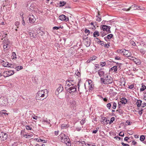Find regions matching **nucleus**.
<instances>
[{
	"label": "nucleus",
	"instance_id": "obj_10",
	"mask_svg": "<svg viewBox=\"0 0 146 146\" xmlns=\"http://www.w3.org/2000/svg\"><path fill=\"white\" fill-rule=\"evenodd\" d=\"M74 85L73 84V83H72V82H69L66 81V84L65 85V89H68L69 88Z\"/></svg>",
	"mask_w": 146,
	"mask_h": 146
},
{
	"label": "nucleus",
	"instance_id": "obj_47",
	"mask_svg": "<svg viewBox=\"0 0 146 146\" xmlns=\"http://www.w3.org/2000/svg\"><path fill=\"white\" fill-rule=\"evenodd\" d=\"M101 81V82H102L103 83L105 84V82L106 81V79H105V78H101L100 79Z\"/></svg>",
	"mask_w": 146,
	"mask_h": 146
},
{
	"label": "nucleus",
	"instance_id": "obj_36",
	"mask_svg": "<svg viewBox=\"0 0 146 146\" xmlns=\"http://www.w3.org/2000/svg\"><path fill=\"white\" fill-rule=\"evenodd\" d=\"M66 81L69 82H72L73 83L74 80L72 78H70L69 79L66 80Z\"/></svg>",
	"mask_w": 146,
	"mask_h": 146
},
{
	"label": "nucleus",
	"instance_id": "obj_9",
	"mask_svg": "<svg viewBox=\"0 0 146 146\" xmlns=\"http://www.w3.org/2000/svg\"><path fill=\"white\" fill-rule=\"evenodd\" d=\"M29 22L30 23H33L36 20V19L33 15H30L29 16Z\"/></svg>",
	"mask_w": 146,
	"mask_h": 146
},
{
	"label": "nucleus",
	"instance_id": "obj_56",
	"mask_svg": "<svg viewBox=\"0 0 146 146\" xmlns=\"http://www.w3.org/2000/svg\"><path fill=\"white\" fill-rule=\"evenodd\" d=\"M84 32L85 33H88V34H89L90 33V31L87 29H85Z\"/></svg>",
	"mask_w": 146,
	"mask_h": 146
},
{
	"label": "nucleus",
	"instance_id": "obj_41",
	"mask_svg": "<svg viewBox=\"0 0 146 146\" xmlns=\"http://www.w3.org/2000/svg\"><path fill=\"white\" fill-rule=\"evenodd\" d=\"M140 52L143 54H144L146 52L145 50L143 49H140Z\"/></svg>",
	"mask_w": 146,
	"mask_h": 146
},
{
	"label": "nucleus",
	"instance_id": "obj_11",
	"mask_svg": "<svg viewBox=\"0 0 146 146\" xmlns=\"http://www.w3.org/2000/svg\"><path fill=\"white\" fill-rule=\"evenodd\" d=\"M112 78L110 76L109 78L106 79L105 82H104L105 84H111L112 83Z\"/></svg>",
	"mask_w": 146,
	"mask_h": 146
},
{
	"label": "nucleus",
	"instance_id": "obj_51",
	"mask_svg": "<svg viewBox=\"0 0 146 146\" xmlns=\"http://www.w3.org/2000/svg\"><path fill=\"white\" fill-rule=\"evenodd\" d=\"M44 141V142H43L44 143H45L46 142V140H43L42 139H38V140H37V141L38 142H39V141Z\"/></svg>",
	"mask_w": 146,
	"mask_h": 146
},
{
	"label": "nucleus",
	"instance_id": "obj_16",
	"mask_svg": "<svg viewBox=\"0 0 146 146\" xmlns=\"http://www.w3.org/2000/svg\"><path fill=\"white\" fill-rule=\"evenodd\" d=\"M104 72L103 71H102V68L100 69H99L98 71V74L100 77L102 76L104 74Z\"/></svg>",
	"mask_w": 146,
	"mask_h": 146
},
{
	"label": "nucleus",
	"instance_id": "obj_38",
	"mask_svg": "<svg viewBox=\"0 0 146 146\" xmlns=\"http://www.w3.org/2000/svg\"><path fill=\"white\" fill-rule=\"evenodd\" d=\"M115 118L114 117H111L110 119V124L112 123L113 121L115 120Z\"/></svg>",
	"mask_w": 146,
	"mask_h": 146
},
{
	"label": "nucleus",
	"instance_id": "obj_39",
	"mask_svg": "<svg viewBox=\"0 0 146 146\" xmlns=\"http://www.w3.org/2000/svg\"><path fill=\"white\" fill-rule=\"evenodd\" d=\"M75 74H76V76H78V77H80V73L78 70L76 71Z\"/></svg>",
	"mask_w": 146,
	"mask_h": 146
},
{
	"label": "nucleus",
	"instance_id": "obj_54",
	"mask_svg": "<svg viewBox=\"0 0 146 146\" xmlns=\"http://www.w3.org/2000/svg\"><path fill=\"white\" fill-rule=\"evenodd\" d=\"M130 43L132 44L134 46H136V44L133 41H131V42Z\"/></svg>",
	"mask_w": 146,
	"mask_h": 146
},
{
	"label": "nucleus",
	"instance_id": "obj_33",
	"mask_svg": "<svg viewBox=\"0 0 146 146\" xmlns=\"http://www.w3.org/2000/svg\"><path fill=\"white\" fill-rule=\"evenodd\" d=\"M12 56H13V58L16 59L17 58L15 52H13L12 53Z\"/></svg>",
	"mask_w": 146,
	"mask_h": 146
},
{
	"label": "nucleus",
	"instance_id": "obj_13",
	"mask_svg": "<svg viewBox=\"0 0 146 146\" xmlns=\"http://www.w3.org/2000/svg\"><path fill=\"white\" fill-rule=\"evenodd\" d=\"M3 66L6 67H10L11 68H13V66H11V64H9V62H4V61L3 60Z\"/></svg>",
	"mask_w": 146,
	"mask_h": 146
},
{
	"label": "nucleus",
	"instance_id": "obj_22",
	"mask_svg": "<svg viewBox=\"0 0 146 146\" xmlns=\"http://www.w3.org/2000/svg\"><path fill=\"white\" fill-rule=\"evenodd\" d=\"M10 41L8 39H4L3 41V44H10Z\"/></svg>",
	"mask_w": 146,
	"mask_h": 146
},
{
	"label": "nucleus",
	"instance_id": "obj_27",
	"mask_svg": "<svg viewBox=\"0 0 146 146\" xmlns=\"http://www.w3.org/2000/svg\"><path fill=\"white\" fill-rule=\"evenodd\" d=\"M146 89V87L145 85H142L141 86V88L140 89L141 92L143 91Z\"/></svg>",
	"mask_w": 146,
	"mask_h": 146
},
{
	"label": "nucleus",
	"instance_id": "obj_64",
	"mask_svg": "<svg viewBox=\"0 0 146 146\" xmlns=\"http://www.w3.org/2000/svg\"><path fill=\"white\" fill-rule=\"evenodd\" d=\"M85 120H82L80 121V123L82 124H83L85 123Z\"/></svg>",
	"mask_w": 146,
	"mask_h": 146
},
{
	"label": "nucleus",
	"instance_id": "obj_32",
	"mask_svg": "<svg viewBox=\"0 0 146 146\" xmlns=\"http://www.w3.org/2000/svg\"><path fill=\"white\" fill-rule=\"evenodd\" d=\"M111 103L113 104L112 108L114 109H115L116 107V103L115 102H112Z\"/></svg>",
	"mask_w": 146,
	"mask_h": 146
},
{
	"label": "nucleus",
	"instance_id": "obj_34",
	"mask_svg": "<svg viewBox=\"0 0 146 146\" xmlns=\"http://www.w3.org/2000/svg\"><path fill=\"white\" fill-rule=\"evenodd\" d=\"M145 136L143 135H141L140 138V140L141 141H143L145 139Z\"/></svg>",
	"mask_w": 146,
	"mask_h": 146
},
{
	"label": "nucleus",
	"instance_id": "obj_37",
	"mask_svg": "<svg viewBox=\"0 0 146 146\" xmlns=\"http://www.w3.org/2000/svg\"><path fill=\"white\" fill-rule=\"evenodd\" d=\"M44 122H46L48 124H49L50 123V120H47V119H44L43 120V121Z\"/></svg>",
	"mask_w": 146,
	"mask_h": 146
},
{
	"label": "nucleus",
	"instance_id": "obj_4",
	"mask_svg": "<svg viewBox=\"0 0 146 146\" xmlns=\"http://www.w3.org/2000/svg\"><path fill=\"white\" fill-rule=\"evenodd\" d=\"M76 86H73L68 88V89H66L68 92L70 94L72 92H74L76 91Z\"/></svg>",
	"mask_w": 146,
	"mask_h": 146
},
{
	"label": "nucleus",
	"instance_id": "obj_1",
	"mask_svg": "<svg viewBox=\"0 0 146 146\" xmlns=\"http://www.w3.org/2000/svg\"><path fill=\"white\" fill-rule=\"evenodd\" d=\"M48 91L47 89L39 91L36 94V98L37 100H43L48 96Z\"/></svg>",
	"mask_w": 146,
	"mask_h": 146
},
{
	"label": "nucleus",
	"instance_id": "obj_60",
	"mask_svg": "<svg viewBox=\"0 0 146 146\" xmlns=\"http://www.w3.org/2000/svg\"><path fill=\"white\" fill-rule=\"evenodd\" d=\"M141 105H142V107L143 108H144L145 106H146V104L145 103H143Z\"/></svg>",
	"mask_w": 146,
	"mask_h": 146
},
{
	"label": "nucleus",
	"instance_id": "obj_20",
	"mask_svg": "<svg viewBox=\"0 0 146 146\" xmlns=\"http://www.w3.org/2000/svg\"><path fill=\"white\" fill-rule=\"evenodd\" d=\"M142 101L141 100H138L136 104L138 107H139L141 106Z\"/></svg>",
	"mask_w": 146,
	"mask_h": 146
},
{
	"label": "nucleus",
	"instance_id": "obj_53",
	"mask_svg": "<svg viewBox=\"0 0 146 146\" xmlns=\"http://www.w3.org/2000/svg\"><path fill=\"white\" fill-rule=\"evenodd\" d=\"M95 39L98 40L97 41L98 43H100L101 42H103V41L100 40L99 38H96Z\"/></svg>",
	"mask_w": 146,
	"mask_h": 146
},
{
	"label": "nucleus",
	"instance_id": "obj_58",
	"mask_svg": "<svg viewBox=\"0 0 146 146\" xmlns=\"http://www.w3.org/2000/svg\"><path fill=\"white\" fill-rule=\"evenodd\" d=\"M96 58V57L95 56H93L92 57L90 58V59L91 60H95Z\"/></svg>",
	"mask_w": 146,
	"mask_h": 146
},
{
	"label": "nucleus",
	"instance_id": "obj_35",
	"mask_svg": "<svg viewBox=\"0 0 146 146\" xmlns=\"http://www.w3.org/2000/svg\"><path fill=\"white\" fill-rule=\"evenodd\" d=\"M16 68L17 71H19L23 68V67L22 66H18L16 67Z\"/></svg>",
	"mask_w": 146,
	"mask_h": 146
},
{
	"label": "nucleus",
	"instance_id": "obj_48",
	"mask_svg": "<svg viewBox=\"0 0 146 146\" xmlns=\"http://www.w3.org/2000/svg\"><path fill=\"white\" fill-rule=\"evenodd\" d=\"M70 103H71V104H73V106H75V104H76V102L74 101L73 100V101H72L70 102Z\"/></svg>",
	"mask_w": 146,
	"mask_h": 146
},
{
	"label": "nucleus",
	"instance_id": "obj_63",
	"mask_svg": "<svg viewBox=\"0 0 146 146\" xmlns=\"http://www.w3.org/2000/svg\"><path fill=\"white\" fill-rule=\"evenodd\" d=\"M87 44H86V46L87 47H88L90 46V43L89 42L88 43V42H87Z\"/></svg>",
	"mask_w": 146,
	"mask_h": 146
},
{
	"label": "nucleus",
	"instance_id": "obj_18",
	"mask_svg": "<svg viewBox=\"0 0 146 146\" xmlns=\"http://www.w3.org/2000/svg\"><path fill=\"white\" fill-rule=\"evenodd\" d=\"M121 104H125L127 102V101L126 99L124 98H121Z\"/></svg>",
	"mask_w": 146,
	"mask_h": 146
},
{
	"label": "nucleus",
	"instance_id": "obj_55",
	"mask_svg": "<svg viewBox=\"0 0 146 146\" xmlns=\"http://www.w3.org/2000/svg\"><path fill=\"white\" fill-rule=\"evenodd\" d=\"M24 137L25 136L26 138H29L30 135L26 134L25 135H24Z\"/></svg>",
	"mask_w": 146,
	"mask_h": 146
},
{
	"label": "nucleus",
	"instance_id": "obj_2",
	"mask_svg": "<svg viewBox=\"0 0 146 146\" xmlns=\"http://www.w3.org/2000/svg\"><path fill=\"white\" fill-rule=\"evenodd\" d=\"M14 73L13 70H9L5 71L3 73V76L5 77H6L11 76Z\"/></svg>",
	"mask_w": 146,
	"mask_h": 146
},
{
	"label": "nucleus",
	"instance_id": "obj_62",
	"mask_svg": "<svg viewBox=\"0 0 146 146\" xmlns=\"http://www.w3.org/2000/svg\"><path fill=\"white\" fill-rule=\"evenodd\" d=\"M126 123L128 125H130L131 124L130 121H128V120L126 122Z\"/></svg>",
	"mask_w": 146,
	"mask_h": 146
},
{
	"label": "nucleus",
	"instance_id": "obj_3",
	"mask_svg": "<svg viewBox=\"0 0 146 146\" xmlns=\"http://www.w3.org/2000/svg\"><path fill=\"white\" fill-rule=\"evenodd\" d=\"M101 26L103 31H106L107 32V34L111 33L110 30L111 27L110 26L106 25H102Z\"/></svg>",
	"mask_w": 146,
	"mask_h": 146
},
{
	"label": "nucleus",
	"instance_id": "obj_44",
	"mask_svg": "<svg viewBox=\"0 0 146 146\" xmlns=\"http://www.w3.org/2000/svg\"><path fill=\"white\" fill-rule=\"evenodd\" d=\"M99 127H98L96 128V130H94L93 131L92 133H96L98 131V130H99Z\"/></svg>",
	"mask_w": 146,
	"mask_h": 146
},
{
	"label": "nucleus",
	"instance_id": "obj_28",
	"mask_svg": "<svg viewBox=\"0 0 146 146\" xmlns=\"http://www.w3.org/2000/svg\"><path fill=\"white\" fill-rule=\"evenodd\" d=\"M112 68L113 70V72L117 73V66H114L112 67Z\"/></svg>",
	"mask_w": 146,
	"mask_h": 146
},
{
	"label": "nucleus",
	"instance_id": "obj_50",
	"mask_svg": "<svg viewBox=\"0 0 146 146\" xmlns=\"http://www.w3.org/2000/svg\"><path fill=\"white\" fill-rule=\"evenodd\" d=\"M121 144L123 146H130L128 144L125 143L123 142H122Z\"/></svg>",
	"mask_w": 146,
	"mask_h": 146
},
{
	"label": "nucleus",
	"instance_id": "obj_31",
	"mask_svg": "<svg viewBox=\"0 0 146 146\" xmlns=\"http://www.w3.org/2000/svg\"><path fill=\"white\" fill-rule=\"evenodd\" d=\"M104 46L105 48H108L109 46H110V43L108 42L107 44H106V42L105 43Z\"/></svg>",
	"mask_w": 146,
	"mask_h": 146
},
{
	"label": "nucleus",
	"instance_id": "obj_8",
	"mask_svg": "<svg viewBox=\"0 0 146 146\" xmlns=\"http://www.w3.org/2000/svg\"><path fill=\"white\" fill-rule=\"evenodd\" d=\"M59 19L61 21H68V18H67L64 15H62L59 17Z\"/></svg>",
	"mask_w": 146,
	"mask_h": 146
},
{
	"label": "nucleus",
	"instance_id": "obj_24",
	"mask_svg": "<svg viewBox=\"0 0 146 146\" xmlns=\"http://www.w3.org/2000/svg\"><path fill=\"white\" fill-rule=\"evenodd\" d=\"M59 3L60 4V5H59V7H61L64 6L66 4V3L65 1H60Z\"/></svg>",
	"mask_w": 146,
	"mask_h": 146
},
{
	"label": "nucleus",
	"instance_id": "obj_57",
	"mask_svg": "<svg viewBox=\"0 0 146 146\" xmlns=\"http://www.w3.org/2000/svg\"><path fill=\"white\" fill-rule=\"evenodd\" d=\"M119 135L121 137H123L124 135V133L122 132H120L119 133Z\"/></svg>",
	"mask_w": 146,
	"mask_h": 146
},
{
	"label": "nucleus",
	"instance_id": "obj_45",
	"mask_svg": "<svg viewBox=\"0 0 146 146\" xmlns=\"http://www.w3.org/2000/svg\"><path fill=\"white\" fill-rule=\"evenodd\" d=\"M96 17L97 18L96 19V21H98L99 22L101 20V17H98V16H96Z\"/></svg>",
	"mask_w": 146,
	"mask_h": 146
},
{
	"label": "nucleus",
	"instance_id": "obj_21",
	"mask_svg": "<svg viewBox=\"0 0 146 146\" xmlns=\"http://www.w3.org/2000/svg\"><path fill=\"white\" fill-rule=\"evenodd\" d=\"M99 65L98 64H96L95 65V70L94 71L95 72V73H95L96 72H97L98 71V69H99Z\"/></svg>",
	"mask_w": 146,
	"mask_h": 146
},
{
	"label": "nucleus",
	"instance_id": "obj_6",
	"mask_svg": "<svg viewBox=\"0 0 146 146\" xmlns=\"http://www.w3.org/2000/svg\"><path fill=\"white\" fill-rule=\"evenodd\" d=\"M139 8V7H137V5H136L135 4H133L128 9H123V10L124 11H128L130 10L131 9L132 10L137 9H138Z\"/></svg>",
	"mask_w": 146,
	"mask_h": 146
},
{
	"label": "nucleus",
	"instance_id": "obj_5",
	"mask_svg": "<svg viewBox=\"0 0 146 146\" xmlns=\"http://www.w3.org/2000/svg\"><path fill=\"white\" fill-rule=\"evenodd\" d=\"M58 87L55 93L56 95H58L59 94L63 91V89L62 86L61 84H58Z\"/></svg>",
	"mask_w": 146,
	"mask_h": 146
},
{
	"label": "nucleus",
	"instance_id": "obj_26",
	"mask_svg": "<svg viewBox=\"0 0 146 146\" xmlns=\"http://www.w3.org/2000/svg\"><path fill=\"white\" fill-rule=\"evenodd\" d=\"M97 35V36H99V33L98 32V31H95L93 34V36L94 37H96Z\"/></svg>",
	"mask_w": 146,
	"mask_h": 146
},
{
	"label": "nucleus",
	"instance_id": "obj_23",
	"mask_svg": "<svg viewBox=\"0 0 146 146\" xmlns=\"http://www.w3.org/2000/svg\"><path fill=\"white\" fill-rule=\"evenodd\" d=\"M113 36V35L112 34H110L108 35L106 37H105L104 38L106 40V38H107L109 39H110Z\"/></svg>",
	"mask_w": 146,
	"mask_h": 146
},
{
	"label": "nucleus",
	"instance_id": "obj_29",
	"mask_svg": "<svg viewBox=\"0 0 146 146\" xmlns=\"http://www.w3.org/2000/svg\"><path fill=\"white\" fill-rule=\"evenodd\" d=\"M77 86H78V90L79 91V93H82L83 92V90H81L80 89V85H79V83L77 84Z\"/></svg>",
	"mask_w": 146,
	"mask_h": 146
},
{
	"label": "nucleus",
	"instance_id": "obj_15",
	"mask_svg": "<svg viewBox=\"0 0 146 146\" xmlns=\"http://www.w3.org/2000/svg\"><path fill=\"white\" fill-rule=\"evenodd\" d=\"M59 137L60 138L61 140L64 139V138H66L68 137V136L66 135L65 134L63 133H62L60 135H59Z\"/></svg>",
	"mask_w": 146,
	"mask_h": 146
},
{
	"label": "nucleus",
	"instance_id": "obj_12",
	"mask_svg": "<svg viewBox=\"0 0 146 146\" xmlns=\"http://www.w3.org/2000/svg\"><path fill=\"white\" fill-rule=\"evenodd\" d=\"M102 119L103 120V121H101V123L104 124H108V122H109V120H108L107 118H106L105 117H102Z\"/></svg>",
	"mask_w": 146,
	"mask_h": 146
},
{
	"label": "nucleus",
	"instance_id": "obj_7",
	"mask_svg": "<svg viewBox=\"0 0 146 146\" xmlns=\"http://www.w3.org/2000/svg\"><path fill=\"white\" fill-rule=\"evenodd\" d=\"M61 141L66 144L67 145L70 146L71 145V143L69 138L68 137L66 138H64V139L61 140Z\"/></svg>",
	"mask_w": 146,
	"mask_h": 146
},
{
	"label": "nucleus",
	"instance_id": "obj_59",
	"mask_svg": "<svg viewBox=\"0 0 146 146\" xmlns=\"http://www.w3.org/2000/svg\"><path fill=\"white\" fill-rule=\"evenodd\" d=\"M115 59L117 60H120L121 59V58L119 56H115Z\"/></svg>",
	"mask_w": 146,
	"mask_h": 146
},
{
	"label": "nucleus",
	"instance_id": "obj_30",
	"mask_svg": "<svg viewBox=\"0 0 146 146\" xmlns=\"http://www.w3.org/2000/svg\"><path fill=\"white\" fill-rule=\"evenodd\" d=\"M63 28V27L62 26V27H61V26H60V27H56V26H55V27H53V30H58V29H60V28H61V29H62Z\"/></svg>",
	"mask_w": 146,
	"mask_h": 146
},
{
	"label": "nucleus",
	"instance_id": "obj_61",
	"mask_svg": "<svg viewBox=\"0 0 146 146\" xmlns=\"http://www.w3.org/2000/svg\"><path fill=\"white\" fill-rule=\"evenodd\" d=\"M134 87V85H131L129 86L128 88L129 89H131Z\"/></svg>",
	"mask_w": 146,
	"mask_h": 146
},
{
	"label": "nucleus",
	"instance_id": "obj_42",
	"mask_svg": "<svg viewBox=\"0 0 146 146\" xmlns=\"http://www.w3.org/2000/svg\"><path fill=\"white\" fill-rule=\"evenodd\" d=\"M100 65L102 66H104L106 64V63L105 62H100Z\"/></svg>",
	"mask_w": 146,
	"mask_h": 146
},
{
	"label": "nucleus",
	"instance_id": "obj_40",
	"mask_svg": "<svg viewBox=\"0 0 146 146\" xmlns=\"http://www.w3.org/2000/svg\"><path fill=\"white\" fill-rule=\"evenodd\" d=\"M9 44H3V48L4 49H6L8 47Z\"/></svg>",
	"mask_w": 146,
	"mask_h": 146
},
{
	"label": "nucleus",
	"instance_id": "obj_14",
	"mask_svg": "<svg viewBox=\"0 0 146 146\" xmlns=\"http://www.w3.org/2000/svg\"><path fill=\"white\" fill-rule=\"evenodd\" d=\"M88 82L89 83V89L92 90L93 89V88L94 87V85L93 84H91V83L92 82V81L91 80H90L88 81Z\"/></svg>",
	"mask_w": 146,
	"mask_h": 146
},
{
	"label": "nucleus",
	"instance_id": "obj_49",
	"mask_svg": "<svg viewBox=\"0 0 146 146\" xmlns=\"http://www.w3.org/2000/svg\"><path fill=\"white\" fill-rule=\"evenodd\" d=\"M26 128L27 130H31L32 129V128L29 126H26Z\"/></svg>",
	"mask_w": 146,
	"mask_h": 146
},
{
	"label": "nucleus",
	"instance_id": "obj_25",
	"mask_svg": "<svg viewBox=\"0 0 146 146\" xmlns=\"http://www.w3.org/2000/svg\"><path fill=\"white\" fill-rule=\"evenodd\" d=\"M124 51L125 52V50L124 49H118L117 50V52L118 53H122L124 52Z\"/></svg>",
	"mask_w": 146,
	"mask_h": 146
},
{
	"label": "nucleus",
	"instance_id": "obj_17",
	"mask_svg": "<svg viewBox=\"0 0 146 146\" xmlns=\"http://www.w3.org/2000/svg\"><path fill=\"white\" fill-rule=\"evenodd\" d=\"M3 134H4V139H6L7 137V134L1 132L0 133V138L2 139V136Z\"/></svg>",
	"mask_w": 146,
	"mask_h": 146
},
{
	"label": "nucleus",
	"instance_id": "obj_46",
	"mask_svg": "<svg viewBox=\"0 0 146 146\" xmlns=\"http://www.w3.org/2000/svg\"><path fill=\"white\" fill-rule=\"evenodd\" d=\"M127 56L129 57V58L130 59L133 60L134 59L135 57H134L131 56Z\"/></svg>",
	"mask_w": 146,
	"mask_h": 146
},
{
	"label": "nucleus",
	"instance_id": "obj_52",
	"mask_svg": "<svg viewBox=\"0 0 146 146\" xmlns=\"http://www.w3.org/2000/svg\"><path fill=\"white\" fill-rule=\"evenodd\" d=\"M20 24L19 22L18 21H16L15 23V25L17 27H18Z\"/></svg>",
	"mask_w": 146,
	"mask_h": 146
},
{
	"label": "nucleus",
	"instance_id": "obj_19",
	"mask_svg": "<svg viewBox=\"0 0 146 146\" xmlns=\"http://www.w3.org/2000/svg\"><path fill=\"white\" fill-rule=\"evenodd\" d=\"M69 126V125L66 124H63L61 126V129H63L64 128H67Z\"/></svg>",
	"mask_w": 146,
	"mask_h": 146
},
{
	"label": "nucleus",
	"instance_id": "obj_43",
	"mask_svg": "<svg viewBox=\"0 0 146 146\" xmlns=\"http://www.w3.org/2000/svg\"><path fill=\"white\" fill-rule=\"evenodd\" d=\"M107 107L109 109H110L111 106V103H109L107 104Z\"/></svg>",
	"mask_w": 146,
	"mask_h": 146
}]
</instances>
